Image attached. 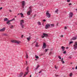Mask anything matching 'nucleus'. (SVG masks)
I'll return each mask as SVG.
<instances>
[{
  "mask_svg": "<svg viewBox=\"0 0 77 77\" xmlns=\"http://www.w3.org/2000/svg\"><path fill=\"white\" fill-rule=\"evenodd\" d=\"M30 10H32V6H30L29 8Z\"/></svg>",
  "mask_w": 77,
  "mask_h": 77,
  "instance_id": "34",
  "label": "nucleus"
},
{
  "mask_svg": "<svg viewBox=\"0 0 77 77\" xmlns=\"http://www.w3.org/2000/svg\"><path fill=\"white\" fill-rule=\"evenodd\" d=\"M41 72H42V71H40V72H38V73H41Z\"/></svg>",
  "mask_w": 77,
  "mask_h": 77,
  "instance_id": "49",
  "label": "nucleus"
},
{
  "mask_svg": "<svg viewBox=\"0 0 77 77\" xmlns=\"http://www.w3.org/2000/svg\"><path fill=\"white\" fill-rule=\"evenodd\" d=\"M58 11H59V10H58V9H57V10L55 11V12L56 13H57Z\"/></svg>",
  "mask_w": 77,
  "mask_h": 77,
  "instance_id": "25",
  "label": "nucleus"
},
{
  "mask_svg": "<svg viewBox=\"0 0 77 77\" xmlns=\"http://www.w3.org/2000/svg\"><path fill=\"white\" fill-rule=\"evenodd\" d=\"M60 37H63V35H61V36H60Z\"/></svg>",
  "mask_w": 77,
  "mask_h": 77,
  "instance_id": "48",
  "label": "nucleus"
},
{
  "mask_svg": "<svg viewBox=\"0 0 77 77\" xmlns=\"http://www.w3.org/2000/svg\"><path fill=\"white\" fill-rule=\"evenodd\" d=\"M75 69V68H74V67L72 68V69Z\"/></svg>",
  "mask_w": 77,
  "mask_h": 77,
  "instance_id": "51",
  "label": "nucleus"
},
{
  "mask_svg": "<svg viewBox=\"0 0 77 77\" xmlns=\"http://www.w3.org/2000/svg\"><path fill=\"white\" fill-rule=\"evenodd\" d=\"M5 28H3L2 29H0V32H3L5 30Z\"/></svg>",
  "mask_w": 77,
  "mask_h": 77,
  "instance_id": "11",
  "label": "nucleus"
},
{
  "mask_svg": "<svg viewBox=\"0 0 77 77\" xmlns=\"http://www.w3.org/2000/svg\"><path fill=\"white\" fill-rule=\"evenodd\" d=\"M51 54H52L51 52H50L49 53V54H50V55H51Z\"/></svg>",
  "mask_w": 77,
  "mask_h": 77,
  "instance_id": "42",
  "label": "nucleus"
},
{
  "mask_svg": "<svg viewBox=\"0 0 77 77\" xmlns=\"http://www.w3.org/2000/svg\"><path fill=\"white\" fill-rule=\"evenodd\" d=\"M32 12V10H30L29 11H28L27 12V14L28 15H30V14Z\"/></svg>",
  "mask_w": 77,
  "mask_h": 77,
  "instance_id": "7",
  "label": "nucleus"
},
{
  "mask_svg": "<svg viewBox=\"0 0 77 77\" xmlns=\"http://www.w3.org/2000/svg\"><path fill=\"white\" fill-rule=\"evenodd\" d=\"M43 47L44 48L46 47V44H45V43H43Z\"/></svg>",
  "mask_w": 77,
  "mask_h": 77,
  "instance_id": "12",
  "label": "nucleus"
},
{
  "mask_svg": "<svg viewBox=\"0 0 77 77\" xmlns=\"http://www.w3.org/2000/svg\"><path fill=\"white\" fill-rule=\"evenodd\" d=\"M61 62L63 64H64L65 63V62H64V61H61Z\"/></svg>",
  "mask_w": 77,
  "mask_h": 77,
  "instance_id": "32",
  "label": "nucleus"
},
{
  "mask_svg": "<svg viewBox=\"0 0 77 77\" xmlns=\"http://www.w3.org/2000/svg\"><path fill=\"white\" fill-rule=\"evenodd\" d=\"M69 59H71V58H72V57H71L69 56Z\"/></svg>",
  "mask_w": 77,
  "mask_h": 77,
  "instance_id": "43",
  "label": "nucleus"
},
{
  "mask_svg": "<svg viewBox=\"0 0 77 77\" xmlns=\"http://www.w3.org/2000/svg\"><path fill=\"white\" fill-rule=\"evenodd\" d=\"M50 24H47L45 26L46 29H48V28H49V27H50Z\"/></svg>",
  "mask_w": 77,
  "mask_h": 77,
  "instance_id": "8",
  "label": "nucleus"
},
{
  "mask_svg": "<svg viewBox=\"0 0 77 77\" xmlns=\"http://www.w3.org/2000/svg\"><path fill=\"white\" fill-rule=\"evenodd\" d=\"M68 47H66V48H68Z\"/></svg>",
  "mask_w": 77,
  "mask_h": 77,
  "instance_id": "57",
  "label": "nucleus"
},
{
  "mask_svg": "<svg viewBox=\"0 0 77 77\" xmlns=\"http://www.w3.org/2000/svg\"><path fill=\"white\" fill-rule=\"evenodd\" d=\"M65 47H63V46H62L61 47V48H65Z\"/></svg>",
  "mask_w": 77,
  "mask_h": 77,
  "instance_id": "41",
  "label": "nucleus"
},
{
  "mask_svg": "<svg viewBox=\"0 0 77 77\" xmlns=\"http://www.w3.org/2000/svg\"><path fill=\"white\" fill-rule=\"evenodd\" d=\"M76 11H77V9H76Z\"/></svg>",
  "mask_w": 77,
  "mask_h": 77,
  "instance_id": "62",
  "label": "nucleus"
},
{
  "mask_svg": "<svg viewBox=\"0 0 77 77\" xmlns=\"http://www.w3.org/2000/svg\"><path fill=\"white\" fill-rule=\"evenodd\" d=\"M26 2H25V1H23L22 2V8H24V6H25V5H26Z\"/></svg>",
  "mask_w": 77,
  "mask_h": 77,
  "instance_id": "4",
  "label": "nucleus"
},
{
  "mask_svg": "<svg viewBox=\"0 0 77 77\" xmlns=\"http://www.w3.org/2000/svg\"><path fill=\"white\" fill-rule=\"evenodd\" d=\"M62 51H65V48H62Z\"/></svg>",
  "mask_w": 77,
  "mask_h": 77,
  "instance_id": "38",
  "label": "nucleus"
},
{
  "mask_svg": "<svg viewBox=\"0 0 77 77\" xmlns=\"http://www.w3.org/2000/svg\"><path fill=\"white\" fill-rule=\"evenodd\" d=\"M46 21V20H45V19H44L43 20V21Z\"/></svg>",
  "mask_w": 77,
  "mask_h": 77,
  "instance_id": "46",
  "label": "nucleus"
},
{
  "mask_svg": "<svg viewBox=\"0 0 77 77\" xmlns=\"http://www.w3.org/2000/svg\"><path fill=\"white\" fill-rule=\"evenodd\" d=\"M75 69H77V66H76L75 67Z\"/></svg>",
  "mask_w": 77,
  "mask_h": 77,
  "instance_id": "47",
  "label": "nucleus"
},
{
  "mask_svg": "<svg viewBox=\"0 0 77 77\" xmlns=\"http://www.w3.org/2000/svg\"><path fill=\"white\" fill-rule=\"evenodd\" d=\"M16 17H17V16H15V18H16Z\"/></svg>",
  "mask_w": 77,
  "mask_h": 77,
  "instance_id": "61",
  "label": "nucleus"
},
{
  "mask_svg": "<svg viewBox=\"0 0 77 77\" xmlns=\"http://www.w3.org/2000/svg\"><path fill=\"white\" fill-rule=\"evenodd\" d=\"M74 49L75 50L76 49V48H74Z\"/></svg>",
  "mask_w": 77,
  "mask_h": 77,
  "instance_id": "58",
  "label": "nucleus"
},
{
  "mask_svg": "<svg viewBox=\"0 0 77 77\" xmlns=\"http://www.w3.org/2000/svg\"><path fill=\"white\" fill-rule=\"evenodd\" d=\"M48 12V11L46 13V17L48 18H50L51 17V14L49 13Z\"/></svg>",
  "mask_w": 77,
  "mask_h": 77,
  "instance_id": "3",
  "label": "nucleus"
},
{
  "mask_svg": "<svg viewBox=\"0 0 77 77\" xmlns=\"http://www.w3.org/2000/svg\"><path fill=\"white\" fill-rule=\"evenodd\" d=\"M67 2H70V0H67Z\"/></svg>",
  "mask_w": 77,
  "mask_h": 77,
  "instance_id": "40",
  "label": "nucleus"
},
{
  "mask_svg": "<svg viewBox=\"0 0 77 77\" xmlns=\"http://www.w3.org/2000/svg\"><path fill=\"white\" fill-rule=\"evenodd\" d=\"M20 15V14H17V15Z\"/></svg>",
  "mask_w": 77,
  "mask_h": 77,
  "instance_id": "54",
  "label": "nucleus"
},
{
  "mask_svg": "<svg viewBox=\"0 0 77 77\" xmlns=\"http://www.w3.org/2000/svg\"><path fill=\"white\" fill-rule=\"evenodd\" d=\"M23 35H22V36H21V38H23Z\"/></svg>",
  "mask_w": 77,
  "mask_h": 77,
  "instance_id": "44",
  "label": "nucleus"
},
{
  "mask_svg": "<svg viewBox=\"0 0 77 77\" xmlns=\"http://www.w3.org/2000/svg\"><path fill=\"white\" fill-rule=\"evenodd\" d=\"M26 59L28 58L29 57H28V54H27V53H26Z\"/></svg>",
  "mask_w": 77,
  "mask_h": 77,
  "instance_id": "23",
  "label": "nucleus"
},
{
  "mask_svg": "<svg viewBox=\"0 0 77 77\" xmlns=\"http://www.w3.org/2000/svg\"><path fill=\"white\" fill-rule=\"evenodd\" d=\"M55 69H57V67H56V65L55 66Z\"/></svg>",
  "mask_w": 77,
  "mask_h": 77,
  "instance_id": "35",
  "label": "nucleus"
},
{
  "mask_svg": "<svg viewBox=\"0 0 77 77\" xmlns=\"http://www.w3.org/2000/svg\"><path fill=\"white\" fill-rule=\"evenodd\" d=\"M8 19L6 18L4 19V21H8Z\"/></svg>",
  "mask_w": 77,
  "mask_h": 77,
  "instance_id": "21",
  "label": "nucleus"
},
{
  "mask_svg": "<svg viewBox=\"0 0 77 77\" xmlns=\"http://www.w3.org/2000/svg\"><path fill=\"white\" fill-rule=\"evenodd\" d=\"M75 24L76 25H77V22L75 23Z\"/></svg>",
  "mask_w": 77,
  "mask_h": 77,
  "instance_id": "56",
  "label": "nucleus"
},
{
  "mask_svg": "<svg viewBox=\"0 0 77 77\" xmlns=\"http://www.w3.org/2000/svg\"><path fill=\"white\" fill-rule=\"evenodd\" d=\"M77 39V37L75 36V37H73L72 38V40H76Z\"/></svg>",
  "mask_w": 77,
  "mask_h": 77,
  "instance_id": "14",
  "label": "nucleus"
},
{
  "mask_svg": "<svg viewBox=\"0 0 77 77\" xmlns=\"http://www.w3.org/2000/svg\"><path fill=\"white\" fill-rule=\"evenodd\" d=\"M73 43V42L72 41V42H70L69 43V44H72V43Z\"/></svg>",
  "mask_w": 77,
  "mask_h": 77,
  "instance_id": "30",
  "label": "nucleus"
},
{
  "mask_svg": "<svg viewBox=\"0 0 77 77\" xmlns=\"http://www.w3.org/2000/svg\"><path fill=\"white\" fill-rule=\"evenodd\" d=\"M10 29H13L14 28V26L12 25H10Z\"/></svg>",
  "mask_w": 77,
  "mask_h": 77,
  "instance_id": "19",
  "label": "nucleus"
},
{
  "mask_svg": "<svg viewBox=\"0 0 77 77\" xmlns=\"http://www.w3.org/2000/svg\"><path fill=\"white\" fill-rule=\"evenodd\" d=\"M35 60H36V61L37 60V59H35Z\"/></svg>",
  "mask_w": 77,
  "mask_h": 77,
  "instance_id": "59",
  "label": "nucleus"
},
{
  "mask_svg": "<svg viewBox=\"0 0 77 77\" xmlns=\"http://www.w3.org/2000/svg\"><path fill=\"white\" fill-rule=\"evenodd\" d=\"M11 42L13 43H16V44H19L20 43V41L14 40H11Z\"/></svg>",
  "mask_w": 77,
  "mask_h": 77,
  "instance_id": "2",
  "label": "nucleus"
},
{
  "mask_svg": "<svg viewBox=\"0 0 77 77\" xmlns=\"http://www.w3.org/2000/svg\"><path fill=\"white\" fill-rule=\"evenodd\" d=\"M23 72H20V73L19 74V77H22V76H23Z\"/></svg>",
  "mask_w": 77,
  "mask_h": 77,
  "instance_id": "13",
  "label": "nucleus"
},
{
  "mask_svg": "<svg viewBox=\"0 0 77 77\" xmlns=\"http://www.w3.org/2000/svg\"><path fill=\"white\" fill-rule=\"evenodd\" d=\"M14 20H15V18H13V19H12L11 20H8L7 21V24H9V23L11 22V21H14Z\"/></svg>",
  "mask_w": 77,
  "mask_h": 77,
  "instance_id": "9",
  "label": "nucleus"
},
{
  "mask_svg": "<svg viewBox=\"0 0 77 77\" xmlns=\"http://www.w3.org/2000/svg\"><path fill=\"white\" fill-rule=\"evenodd\" d=\"M20 26L22 28H24V20H22L20 21Z\"/></svg>",
  "mask_w": 77,
  "mask_h": 77,
  "instance_id": "1",
  "label": "nucleus"
},
{
  "mask_svg": "<svg viewBox=\"0 0 77 77\" xmlns=\"http://www.w3.org/2000/svg\"><path fill=\"white\" fill-rule=\"evenodd\" d=\"M66 51H65L63 52V54H66Z\"/></svg>",
  "mask_w": 77,
  "mask_h": 77,
  "instance_id": "33",
  "label": "nucleus"
},
{
  "mask_svg": "<svg viewBox=\"0 0 77 77\" xmlns=\"http://www.w3.org/2000/svg\"><path fill=\"white\" fill-rule=\"evenodd\" d=\"M39 66H40L39 65L37 66V67L35 69H38V68H39Z\"/></svg>",
  "mask_w": 77,
  "mask_h": 77,
  "instance_id": "24",
  "label": "nucleus"
},
{
  "mask_svg": "<svg viewBox=\"0 0 77 77\" xmlns=\"http://www.w3.org/2000/svg\"><path fill=\"white\" fill-rule=\"evenodd\" d=\"M31 38V37H30V36L29 38H27V40L28 41H30V39Z\"/></svg>",
  "mask_w": 77,
  "mask_h": 77,
  "instance_id": "18",
  "label": "nucleus"
},
{
  "mask_svg": "<svg viewBox=\"0 0 77 77\" xmlns=\"http://www.w3.org/2000/svg\"><path fill=\"white\" fill-rule=\"evenodd\" d=\"M73 15V13L72 12H70L69 13V18H72V16Z\"/></svg>",
  "mask_w": 77,
  "mask_h": 77,
  "instance_id": "6",
  "label": "nucleus"
},
{
  "mask_svg": "<svg viewBox=\"0 0 77 77\" xmlns=\"http://www.w3.org/2000/svg\"><path fill=\"white\" fill-rule=\"evenodd\" d=\"M28 72H29L28 71L26 72L25 74L24 75V76H26L28 74Z\"/></svg>",
  "mask_w": 77,
  "mask_h": 77,
  "instance_id": "17",
  "label": "nucleus"
},
{
  "mask_svg": "<svg viewBox=\"0 0 77 77\" xmlns=\"http://www.w3.org/2000/svg\"><path fill=\"white\" fill-rule=\"evenodd\" d=\"M20 15H21L22 18H24V14L23 13H20Z\"/></svg>",
  "mask_w": 77,
  "mask_h": 77,
  "instance_id": "15",
  "label": "nucleus"
},
{
  "mask_svg": "<svg viewBox=\"0 0 77 77\" xmlns=\"http://www.w3.org/2000/svg\"><path fill=\"white\" fill-rule=\"evenodd\" d=\"M58 58L59 59H62V58L60 57V56H58Z\"/></svg>",
  "mask_w": 77,
  "mask_h": 77,
  "instance_id": "29",
  "label": "nucleus"
},
{
  "mask_svg": "<svg viewBox=\"0 0 77 77\" xmlns=\"http://www.w3.org/2000/svg\"><path fill=\"white\" fill-rule=\"evenodd\" d=\"M43 36H42V38H44V37H47L48 36V34H46L45 33H43Z\"/></svg>",
  "mask_w": 77,
  "mask_h": 77,
  "instance_id": "5",
  "label": "nucleus"
},
{
  "mask_svg": "<svg viewBox=\"0 0 77 77\" xmlns=\"http://www.w3.org/2000/svg\"><path fill=\"white\" fill-rule=\"evenodd\" d=\"M72 73H71L69 75L70 77H72Z\"/></svg>",
  "mask_w": 77,
  "mask_h": 77,
  "instance_id": "28",
  "label": "nucleus"
},
{
  "mask_svg": "<svg viewBox=\"0 0 77 77\" xmlns=\"http://www.w3.org/2000/svg\"><path fill=\"white\" fill-rule=\"evenodd\" d=\"M29 67H27L26 68V70L28 72H29Z\"/></svg>",
  "mask_w": 77,
  "mask_h": 77,
  "instance_id": "20",
  "label": "nucleus"
},
{
  "mask_svg": "<svg viewBox=\"0 0 77 77\" xmlns=\"http://www.w3.org/2000/svg\"><path fill=\"white\" fill-rule=\"evenodd\" d=\"M72 63H70V64H71V65H72Z\"/></svg>",
  "mask_w": 77,
  "mask_h": 77,
  "instance_id": "55",
  "label": "nucleus"
},
{
  "mask_svg": "<svg viewBox=\"0 0 77 77\" xmlns=\"http://www.w3.org/2000/svg\"><path fill=\"white\" fill-rule=\"evenodd\" d=\"M55 76H56V77H57V76H59V75H56Z\"/></svg>",
  "mask_w": 77,
  "mask_h": 77,
  "instance_id": "50",
  "label": "nucleus"
},
{
  "mask_svg": "<svg viewBox=\"0 0 77 77\" xmlns=\"http://www.w3.org/2000/svg\"><path fill=\"white\" fill-rule=\"evenodd\" d=\"M64 29L66 30V29H67V27L66 26H65Z\"/></svg>",
  "mask_w": 77,
  "mask_h": 77,
  "instance_id": "37",
  "label": "nucleus"
},
{
  "mask_svg": "<svg viewBox=\"0 0 77 77\" xmlns=\"http://www.w3.org/2000/svg\"><path fill=\"white\" fill-rule=\"evenodd\" d=\"M38 25H41V23L40 22H38Z\"/></svg>",
  "mask_w": 77,
  "mask_h": 77,
  "instance_id": "27",
  "label": "nucleus"
},
{
  "mask_svg": "<svg viewBox=\"0 0 77 77\" xmlns=\"http://www.w3.org/2000/svg\"><path fill=\"white\" fill-rule=\"evenodd\" d=\"M49 49H46L45 50V52H47V51H48V50H49Z\"/></svg>",
  "mask_w": 77,
  "mask_h": 77,
  "instance_id": "26",
  "label": "nucleus"
},
{
  "mask_svg": "<svg viewBox=\"0 0 77 77\" xmlns=\"http://www.w3.org/2000/svg\"><path fill=\"white\" fill-rule=\"evenodd\" d=\"M63 58H62L61 60V61H63Z\"/></svg>",
  "mask_w": 77,
  "mask_h": 77,
  "instance_id": "45",
  "label": "nucleus"
},
{
  "mask_svg": "<svg viewBox=\"0 0 77 77\" xmlns=\"http://www.w3.org/2000/svg\"><path fill=\"white\" fill-rule=\"evenodd\" d=\"M2 9H3V8L2 7L0 8V11H1V10H2Z\"/></svg>",
  "mask_w": 77,
  "mask_h": 77,
  "instance_id": "36",
  "label": "nucleus"
},
{
  "mask_svg": "<svg viewBox=\"0 0 77 77\" xmlns=\"http://www.w3.org/2000/svg\"><path fill=\"white\" fill-rule=\"evenodd\" d=\"M32 77V75H30V77Z\"/></svg>",
  "mask_w": 77,
  "mask_h": 77,
  "instance_id": "60",
  "label": "nucleus"
},
{
  "mask_svg": "<svg viewBox=\"0 0 77 77\" xmlns=\"http://www.w3.org/2000/svg\"><path fill=\"white\" fill-rule=\"evenodd\" d=\"M33 44V43H32V44Z\"/></svg>",
  "mask_w": 77,
  "mask_h": 77,
  "instance_id": "63",
  "label": "nucleus"
},
{
  "mask_svg": "<svg viewBox=\"0 0 77 77\" xmlns=\"http://www.w3.org/2000/svg\"><path fill=\"white\" fill-rule=\"evenodd\" d=\"M74 47L75 48H77V42H76L75 43V44L74 45Z\"/></svg>",
  "mask_w": 77,
  "mask_h": 77,
  "instance_id": "10",
  "label": "nucleus"
},
{
  "mask_svg": "<svg viewBox=\"0 0 77 77\" xmlns=\"http://www.w3.org/2000/svg\"><path fill=\"white\" fill-rule=\"evenodd\" d=\"M69 6H70V5H72V4H71V3H70V4H69Z\"/></svg>",
  "mask_w": 77,
  "mask_h": 77,
  "instance_id": "39",
  "label": "nucleus"
},
{
  "mask_svg": "<svg viewBox=\"0 0 77 77\" xmlns=\"http://www.w3.org/2000/svg\"><path fill=\"white\" fill-rule=\"evenodd\" d=\"M35 57L36 59H39V57H38V56H37V55H35Z\"/></svg>",
  "mask_w": 77,
  "mask_h": 77,
  "instance_id": "22",
  "label": "nucleus"
},
{
  "mask_svg": "<svg viewBox=\"0 0 77 77\" xmlns=\"http://www.w3.org/2000/svg\"><path fill=\"white\" fill-rule=\"evenodd\" d=\"M26 62L27 65V61H26Z\"/></svg>",
  "mask_w": 77,
  "mask_h": 77,
  "instance_id": "53",
  "label": "nucleus"
},
{
  "mask_svg": "<svg viewBox=\"0 0 77 77\" xmlns=\"http://www.w3.org/2000/svg\"><path fill=\"white\" fill-rule=\"evenodd\" d=\"M35 47H39V45H38V43H36Z\"/></svg>",
  "mask_w": 77,
  "mask_h": 77,
  "instance_id": "16",
  "label": "nucleus"
},
{
  "mask_svg": "<svg viewBox=\"0 0 77 77\" xmlns=\"http://www.w3.org/2000/svg\"><path fill=\"white\" fill-rule=\"evenodd\" d=\"M51 26L52 27H53L54 25V24H51Z\"/></svg>",
  "mask_w": 77,
  "mask_h": 77,
  "instance_id": "31",
  "label": "nucleus"
},
{
  "mask_svg": "<svg viewBox=\"0 0 77 77\" xmlns=\"http://www.w3.org/2000/svg\"><path fill=\"white\" fill-rule=\"evenodd\" d=\"M9 11L10 12H12V11L11 10H9Z\"/></svg>",
  "mask_w": 77,
  "mask_h": 77,
  "instance_id": "52",
  "label": "nucleus"
}]
</instances>
